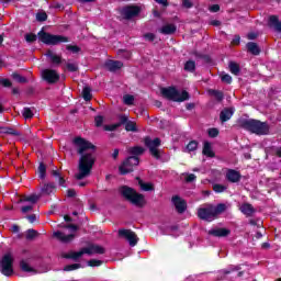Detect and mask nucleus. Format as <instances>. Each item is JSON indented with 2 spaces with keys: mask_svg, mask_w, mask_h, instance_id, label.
I'll return each instance as SVG.
<instances>
[{
  "mask_svg": "<svg viewBox=\"0 0 281 281\" xmlns=\"http://www.w3.org/2000/svg\"><path fill=\"white\" fill-rule=\"evenodd\" d=\"M82 98L86 102H90V100H92L93 94H91V88L90 87H85L83 88Z\"/></svg>",
  "mask_w": 281,
  "mask_h": 281,
  "instance_id": "obj_36",
  "label": "nucleus"
},
{
  "mask_svg": "<svg viewBox=\"0 0 281 281\" xmlns=\"http://www.w3.org/2000/svg\"><path fill=\"white\" fill-rule=\"evenodd\" d=\"M66 69H68L71 74L78 71V65L77 64H71V63H68L66 64Z\"/></svg>",
  "mask_w": 281,
  "mask_h": 281,
  "instance_id": "obj_57",
  "label": "nucleus"
},
{
  "mask_svg": "<svg viewBox=\"0 0 281 281\" xmlns=\"http://www.w3.org/2000/svg\"><path fill=\"white\" fill-rule=\"evenodd\" d=\"M229 183H238L240 182V177H227L226 178Z\"/></svg>",
  "mask_w": 281,
  "mask_h": 281,
  "instance_id": "obj_62",
  "label": "nucleus"
},
{
  "mask_svg": "<svg viewBox=\"0 0 281 281\" xmlns=\"http://www.w3.org/2000/svg\"><path fill=\"white\" fill-rule=\"evenodd\" d=\"M123 100H124V104H127L128 106H131V104L135 102V97H133V94H125L123 97Z\"/></svg>",
  "mask_w": 281,
  "mask_h": 281,
  "instance_id": "obj_52",
  "label": "nucleus"
},
{
  "mask_svg": "<svg viewBox=\"0 0 281 281\" xmlns=\"http://www.w3.org/2000/svg\"><path fill=\"white\" fill-rule=\"evenodd\" d=\"M22 115L24 120H32V117H34V112H32V108H24Z\"/></svg>",
  "mask_w": 281,
  "mask_h": 281,
  "instance_id": "obj_40",
  "label": "nucleus"
},
{
  "mask_svg": "<svg viewBox=\"0 0 281 281\" xmlns=\"http://www.w3.org/2000/svg\"><path fill=\"white\" fill-rule=\"evenodd\" d=\"M54 238H57V240H60V243H71V240H74V238H76V235L74 234H69V235H65V233L57 231L53 234Z\"/></svg>",
  "mask_w": 281,
  "mask_h": 281,
  "instance_id": "obj_18",
  "label": "nucleus"
},
{
  "mask_svg": "<svg viewBox=\"0 0 281 281\" xmlns=\"http://www.w3.org/2000/svg\"><path fill=\"white\" fill-rule=\"evenodd\" d=\"M192 5H194L192 3V1H190V0H182V8L190 9V8H192Z\"/></svg>",
  "mask_w": 281,
  "mask_h": 281,
  "instance_id": "obj_61",
  "label": "nucleus"
},
{
  "mask_svg": "<svg viewBox=\"0 0 281 281\" xmlns=\"http://www.w3.org/2000/svg\"><path fill=\"white\" fill-rule=\"evenodd\" d=\"M119 236L120 238H126V240L130 243V247H135L137 243H139V238L137 237V234L131 229L121 228L119 229Z\"/></svg>",
  "mask_w": 281,
  "mask_h": 281,
  "instance_id": "obj_11",
  "label": "nucleus"
},
{
  "mask_svg": "<svg viewBox=\"0 0 281 281\" xmlns=\"http://www.w3.org/2000/svg\"><path fill=\"white\" fill-rule=\"evenodd\" d=\"M209 236H214L215 238H227L232 234L229 228H212L207 232Z\"/></svg>",
  "mask_w": 281,
  "mask_h": 281,
  "instance_id": "obj_15",
  "label": "nucleus"
},
{
  "mask_svg": "<svg viewBox=\"0 0 281 281\" xmlns=\"http://www.w3.org/2000/svg\"><path fill=\"white\" fill-rule=\"evenodd\" d=\"M36 236H38V232H36V229L30 228L26 231V240H34Z\"/></svg>",
  "mask_w": 281,
  "mask_h": 281,
  "instance_id": "obj_42",
  "label": "nucleus"
},
{
  "mask_svg": "<svg viewBox=\"0 0 281 281\" xmlns=\"http://www.w3.org/2000/svg\"><path fill=\"white\" fill-rule=\"evenodd\" d=\"M67 196L68 199H74V196H76V189H68Z\"/></svg>",
  "mask_w": 281,
  "mask_h": 281,
  "instance_id": "obj_63",
  "label": "nucleus"
},
{
  "mask_svg": "<svg viewBox=\"0 0 281 281\" xmlns=\"http://www.w3.org/2000/svg\"><path fill=\"white\" fill-rule=\"evenodd\" d=\"M93 164H95L93 154H83L79 160V173H76L75 177H89V175H91Z\"/></svg>",
  "mask_w": 281,
  "mask_h": 281,
  "instance_id": "obj_5",
  "label": "nucleus"
},
{
  "mask_svg": "<svg viewBox=\"0 0 281 281\" xmlns=\"http://www.w3.org/2000/svg\"><path fill=\"white\" fill-rule=\"evenodd\" d=\"M145 38H146V41H149V43H153V41H155V34L146 33Z\"/></svg>",
  "mask_w": 281,
  "mask_h": 281,
  "instance_id": "obj_64",
  "label": "nucleus"
},
{
  "mask_svg": "<svg viewBox=\"0 0 281 281\" xmlns=\"http://www.w3.org/2000/svg\"><path fill=\"white\" fill-rule=\"evenodd\" d=\"M146 149H144V147L142 146H134V147H130L127 149L128 155H131L130 157H136V159H139V157H142V155H144Z\"/></svg>",
  "mask_w": 281,
  "mask_h": 281,
  "instance_id": "obj_23",
  "label": "nucleus"
},
{
  "mask_svg": "<svg viewBox=\"0 0 281 281\" xmlns=\"http://www.w3.org/2000/svg\"><path fill=\"white\" fill-rule=\"evenodd\" d=\"M76 269H82V265L72 263V265H67L64 267V271H76Z\"/></svg>",
  "mask_w": 281,
  "mask_h": 281,
  "instance_id": "obj_47",
  "label": "nucleus"
},
{
  "mask_svg": "<svg viewBox=\"0 0 281 281\" xmlns=\"http://www.w3.org/2000/svg\"><path fill=\"white\" fill-rule=\"evenodd\" d=\"M139 166V158L128 156L122 164L119 166V172L123 177L126 175H131L135 168Z\"/></svg>",
  "mask_w": 281,
  "mask_h": 281,
  "instance_id": "obj_6",
  "label": "nucleus"
},
{
  "mask_svg": "<svg viewBox=\"0 0 281 281\" xmlns=\"http://www.w3.org/2000/svg\"><path fill=\"white\" fill-rule=\"evenodd\" d=\"M210 94L214 95V98L218 101V102H223V92L218 91V90H210Z\"/></svg>",
  "mask_w": 281,
  "mask_h": 281,
  "instance_id": "obj_48",
  "label": "nucleus"
},
{
  "mask_svg": "<svg viewBox=\"0 0 281 281\" xmlns=\"http://www.w3.org/2000/svg\"><path fill=\"white\" fill-rule=\"evenodd\" d=\"M190 100V92L187 90L177 91V102H187Z\"/></svg>",
  "mask_w": 281,
  "mask_h": 281,
  "instance_id": "obj_29",
  "label": "nucleus"
},
{
  "mask_svg": "<svg viewBox=\"0 0 281 281\" xmlns=\"http://www.w3.org/2000/svg\"><path fill=\"white\" fill-rule=\"evenodd\" d=\"M12 78L15 80V82H20V85L27 83V78L21 76L19 72H12Z\"/></svg>",
  "mask_w": 281,
  "mask_h": 281,
  "instance_id": "obj_37",
  "label": "nucleus"
},
{
  "mask_svg": "<svg viewBox=\"0 0 281 281\" xmlns=\"http://www.w3.org/2000/svg\"><path fill=\"white\" fill-rule=\"evenodd\" d=\"M202 153L206 157H214V150H212V144H210V142L204 143Z\"/></svg>",
  "mask_w": 281,
  "mask_h": 281,
  "instance_id": "obj_33",
  "label": "nucleus"
},
{
  "mask_svg": "<svg viewBox=\"0 0 281 281\" xmlns=\"http://www.w3.org/2000/svg\"><path fill=\"white\" fill-rule=\"evenodd\" d=\"M142 12V8L137 5H126L121 10V15L126 21H131V19H135V16H139Z\"/></svg>",
  "mask_w": 281,
  "mask_h": 281,
  "instance_id": "obj_10",
  "label": "nucleus"
},
{
  "mask_svg": "<svg viewBox=\"0 0 281 281\" xmlns=\"http://www.w3.org/2000/svg\"><path fill=\"white\" fill-rule=\"evenodd\" d=\"M13 265H14V259L12 258V255L5 254L2 257V260L0 261L2 276L10 278V276H12V273H14Z\"/></svg>",
  "mask_w": 281,
  "mask_h": 281,
  "instance_id": "obj_7",
  "label": "nucleus"
},
{
  "mask_svg": "<svg viewBox=\"0 0 281 281\" xmlns=\"http://www.w3.org/2000/svg\"><path fill=\"white\" fill-rule=\"evenodd\" d=\"M247 49L250 54H252L254 56H259L260 55V47L258 46L257 43L255 42H249L247 44Z\"/></svg>",
  "mask_w": 281,
  "mask_h": 281,
  "instance_id": "obj_28",
  "label": "nucleus"
},
{
  "mask_svg": "<svg viewBox=\"0 0 281 281\" xmlns=\"http://www.w3.org/2000/svg\"><path fill=\"white\" fill-rule=\"evenodd\" d=\"M56 191V186L54 183H46L44 184V187L42 188V192L43 194H52L53 192Z\"/></svg>",
  "mask_w": 281,
  "mask_h": 281,
  "instance_id": "obj_35",
  "label": "nucleus"
},
{
  "mask_svg": "<svg viewBox=\"0 0 281 281\" xmlns=\"http://www.w3.org/2000/svg\"><path fill=\"white\" fill-rule=\"evenodd\" d=\"M104 67L105 69H108V71L115 74V71H120V69L124 67V63L120 60L110 59L105 61Z\"/></svg>",
  "mask_w": 281,
  "mask_h": 281,
  "instance_id": "obj_16",
  "label": "nucleus"
},
{
  "mask_svg": "<svg viewBox=\"0 0 281 281\" xmlns=\"http://www.w3.org/2000/svg\"><path fill=\"white\" fill-rule=\"evenodd\" d=\"M0 87H3V89H11L12 81L8 78L0 77Z\"/></svg>",
  "mask_w": 281,
  "mask_h": 281,
  "instance_id": "obj_44",
  "label": "nucleus"
},
{
  "mask_svg": "<svg viewBox=\"0 0 281 281\" xmlns=\"http://www.w3.org/2000/svg\"><path fill=\"white\" fill-rule=\"evenodd\" d=\"M85 256V252L82 248L79 251H70L67 254H63L61 258H65L66 260H75V262H78L79 258H82Z\"/></svg>",
  "mask_w": 281,
  "mask_h": 281,
  "instance_id": "obj_19",
  "label": "nucleus"
},
{
  "mask_svg": "<svg viewBox=\"0 0 281 281\" xmlns=\"http://www.w3.org/2000/svg\"><path fill=\"white\" fill-rule=\"evenodd\" d=\"M5 131L7 135H13V137H21V133L13 127H8Z\"/></svg>",
  "mask_w": 281,
  "mask_h": 281,
  "instance_id": "obj_55",
  "label": "nucleus"
},
{
  "mask_svg": "<svg viewBox=\"0 0 281 281\" xmlns=\"http://www.w3.org/2000/svg\"><path fill=\"white\" fill-rule=\"evenodd\" d=\"M234 271H240V266H231L228 269L221 270L220 273L229 276V273H234Z\"/></svg>",
  "mask_w": 281,
  "mask_h": 281,
  "instance_id": "obj_39",
  "label": "nucleus"
},
{
  "mask_svg": "<svg viewBox=\"0 0 281 281\" xmlns=\"http://www.w3.org/2000/svg\"><path fill=\"white\" fill-rule=\"evenodd\" d=\"M221 80L222 82H225L226 85H232V76L227 75V74H222L221 75Z\"/></svg>",
  "mask_w": 281,
  "mask_h": 281,
  "instance_id": "obj_56",
  "label": "nucleus"
},
{
  "mask_svg": "<svg viewBox=\"0 0 281 281\" xmlns=\"http://www.w3.org/2000/svg\"><path fill=\"white\" fill-rule=\"evenodd\" d=\"M121 195L125 201H128L132 205H135V207H144L146 205V198H144V194L137 193V191L128 186L121 187Z\"/></svg>",
  "mask_w": 281,
  "mask_h": 281,
  "instance_id": "obj_3",
  "label": "nucleus"
},
{
  "mask_svg": "<svg viewBox=\"0 0 281 281\" xmlns=\"http://www.w3.org/2000/svg\"><path fill=\"white\" fill-rule=\"evenodd\" d=\"M74 144L78 146L79 155H85V151L87 150H95V145L80 136L75 137Z\"/></svg>",
  "mask_w": 281,
  "mask_h": 281,
  "instance_id": "obj_9",
  "label": "nucleus"
},
{
  "mask_svg": "<svg viewBox=\"0 0 281 281\" xmlns=\"http://www.w3.org/2000/svg\"><path fill=\"white\" fill-rule=\"evenodd\" d=\"M37 175L40 177H46V175H47V166L44 165V162H40V166L37 168Z\"/></svg>",
  "mask_w": 281,
  "mask_h": 281,
  "instance_id": "obj_43",
  "label": "nucleus"
},
{
  "mask_svg": "<svg viewBox=\"0 0 281 281\" xmlns=\"http://www.w3.org/2000/svg\"><path fill=\"white\" fill-rule=\"evenodd\" d=\"M45 56H47V58H50V63L53 65H60L63 63V57L60 55L54 54V52H52V49H48L46 52Z\"/></svg>",
  "mask_w": 281,
  "mask_h": 281,
  "instance_id": "obj_26",
  "label": "nucleus"
},
{
  "mask_svg": "<svg viewBox=\"0 0 281 281\" xmlns=\"http://www.w3.org/2000/svg\"><path fill=\"white\" fill-rule=\"evenodd\" d=\"M232 115H234V108H226L220 113V120L221 122H227L232 120Z\"/></svg>",
  "mask_w": 281,
  "mask_h": 281,
  "instance_id": "obj_24",
  "label": "nucleus"
},
{
  "mask_svg": "<svg viewBox=\"0 0 281 281\" xmlns=\"http://www.w3.org/2000/svg\"><path fill=\"white\" fill-rule=\"evenodd\" d=\"M117 128H120V125H117V123L104 126V131H110V132L117 131Z\"/></svg>",
  "mask_w": 281,
  "mask_h": 281,
  "instance_id": "obj_58",
  "label": "nucleus"
},
{
  "mask_svg": "<svg viewBox=\"0 0 281 281\" xmlns=\"http://www.w3.org/2000/svg\"><path fill=\"white\" fill-rule=\"evenodd\" d=\"M94 124H95L97 128H100V126H102V124H104V116L97 115L94 117Z\"/></svg>",
  "mask_w": 281,
  "mask_h": 281,
  "instance_id": "obj_54",
  "label": "nucleus"
},
{
  "mask_svg": "<svg viewBox=\"0 0 281 281\" xmlns=\"http://www.w3.org/2000/svg\"><path fill=\"white\" fill-rule=\"evenodd\" d=\"M196 148H199V143L196 140H191L187 145V150H189V153H192V151L196 150Z\"/></svg>",
  "mask_w": 281,
  "mask_h": 281,
  "instance_id": "obj_50",
  "label": "nucleus"
},
{
  "mask_svg": "<svg viewBox=\"0 0 281 281\" xmlns=\"http://www.w3.org/2000/svg\"><path fill=\"white\" fill-rule=\"evenodd\" d=\"M268 27L274 32L281 33V21L278 15H270L268 19Z\"/></svg>",
  "mask_w": 281,
  "mask_h": 281,
  "instance_id": "obj_17",
  "label": "nucleus"
},
{
  "mask_svg": "<svg viewBox=\"0 0 281 281\" xmlns=\"http://www.w3.org/2000/svg\"><path fill=\"white\" fill-rule=\"evenodd\" d=\"M127 122H128V115L121 114L119 115V122L116 123V125H119V128H120V126H125Z\"/></svg>",
  "mask_w": 281,
  "mask_h": 281,
  "instance_id": "obj_46",
  "label": "nucleus"
},
{
  "mask_svg": "<svg viewBox=\"0 0 281 281\" xmlns=\"http://www.w3.org/2000/svg\"><path fill=\"white\" fill-rule=\"evenodd\" d=\"M225 190H227V186L213 183V191L216 192V194H221L222 192H225Z\"/></svg>",
  "mask_w": 281,
  "mask_h": 281,
  "instance_id": "obj_41",
  "label": "nucleus"
},
{
  "mask_svg": "<svg viewBox=\"0 0 281 281\" xmlns=\"http://www.w3.org/2000/svg\"><path fill=\"white\" fill-rule=\"evenodd\" d=\"M125 131H126L127 133H137V123H135V121L128 120V121L125 123Z\"/></svg>",
  "mask_w": 281,
  "mask_h": 281,
  "instance_id": "obj_32",
  "label": "nucleus"
},
{
  "mask_svg": "<svg viewBox=\"0 0 281 281\" xmlns=\"http://www.w3.org/2000/svg\"><path fill=\"white\" fill-rule=\"evenodd\" d=\"M213 175H221V176H225V177H240V171H238L236 169L224 168L221 171L214 170Z\"/></svg>",
  "mask_w": 281,
  "mask_h": 281,
  "instance_id": "obj_20",
  "label": "nucleus"
},
{
  "mask_svg": "<svg viewBox=\"0 0 281 281\" xmlns=\"http://www.w3.org/2000/svg\"><path fill=\"white\" fill-rule=\"evenodd\" d=\"M239 210H240L241 214H245V216H247V217H251V216H254V214H256V210L254 209V205H251L249 203L241 204Z\"/></svg>",
  "mask_w": 281,
  "mask_h": 281,
  "instance_id": "obj_22",
  "label": "nucleus"
},
{
  "mask_svg": "<svg viewBox=\"0 0 281 281\" xmlns=\"http://www.w3.org/2000/svg\"><path fill=\"white\" fill-rule=\"evenodd\" d=\"M66 49L68 52H71L72 54H79V52H82V48H80V46L71 44L66 45Z\"/></svg>",
  "mask_w": 281,
  "mask_h": 281,
  "instance_id": "obj_45",
  "label": "nucleus"
},
{
  "mask_svg": "<svg viewBox=\"0 0 281 281\" xmlns=\"http://www.w3.org/2000/svg\"><path fill=\"white\" fill-rule=\"evenodd\" d=\"M196 69V63L194 60H189L184 64V71L194 72Z\"/></svg>",
  "mask_w": 281,
  "mask_h": 281,
  "instance_id": "obj_38",
  "label": "nucleus"
},
{
  "mask_svg": "<svg viewBox=\"0 0 281 281\" xmlns=\"http://www.w3.org/2000/svg\"><path fill=\"white\" fill-rule=\"evenodd\" d=\"M85 177H77L76 180L74 181V186H79V188H85L87 186V181L82 180Z\"/></svg>",
  "mask_w": 281,
  "mask_h": 281,
  "instance_id": "obj_51",
  "label": "nucleus"
},
{
  "mask_svg": "<svg viewBox=\"0 0 281 281\" xmlns=\"http://www.w3.org/2000/svg\"><path fill=\"white\" fill-rule=\"evenodd\" d=\"M241 128L255 133V135H269V123L254 119H245L240 121Z\"/></svg>",
  "mask_w": 281,
  "mask_h": 281,
  "instance_id": "obj_2",
  "label": "nucleus"
},
{
  "mask_svg": "<svg viewBox=\"0 0 281 281\" xmlns=\"http://www.w3.org/2000/svg\"><path fill=\"white\" fill-rule=\"evenodd\" d=\"M209 137H218V128H210Z\"/></svg>",
  "mask_w": 281,
  "mask_h": 281,
  "instance_id": "obj_59",
  "label": "nucleus"
},
{
  "mask_svg": "<svg viewBox=\"0 0 281 281\" xmlns=\"http://www.w3.org/2000/svg\"><path fill=\"white\" fill-rule=\"evenodd\" d=\"M32 210H34L32 205H25V206H22L21 212L23 214H27V212H32Z\"/></svg>",
  "mask_w": 281,
  "mask_h": 281,
  "instance_id": "obj_60",
  "label": "nucleus"
},
{
  "mask_svg": "<svg viewBox=\"0 0 281 281\" xmlns=\"http://www.w3.org/2000/svg\"><path fill=\"white\" fill-rule=\"evenodd\" d=\"M37 38L44 45H60L61 43H69V37L65 35H54L41 30L37 35L34 33H27L25 35L26 43H36Z\"/></svg>",
  "mask_w": 281,
  "mask_h": 281,
  "instance_id": "obj_1",
  "label": "nucleus"
},
{
  "mask_svg": "<svg viewBox=\"0 0 281 281\" xmlns=\"http://www.w3.org/2000/svg\"><path fill=\"white\" fill-rule=\"evenodd\" d=\"M47 20V13L45 11L43 12H38L36 14V21H38L40 23H43Z\"/></svg>",
  "mask_w": 281,
  "mask_h": 281,
  "instance_id": "obj_53",
  "label": "nucleus"
},
{
  "mask_svg": "<svg viewBox=\"0 0 281 281\" xmlns=\"http://www.w3.org/2000/svg\"><path fill=\"white\" fill-rule=\"evenodd\" d=\"M102 265H104V261L100 259H90L88 261V267H102Z\"/></svg>",
  "mask_w": 281,
  "mask_h": 281,
  "instance_id": "obj_49",
  "label": "nucleus"
},
{
  "mask_svg": "<svg viewBox=\"0 0 281 281\" xmlns=\"http://www.w3.org/2000/svg\"><path fill=\"white\" fill-rule=\"evenodd\" d=\"M42 78L48 85H56L60 80V75L55 69H44L42 71Z\"/></svg>",
  "mask_w": 281,
  "mask_h": 281,
  "instance_id": "obj_12",
  "label": "nucleus"
},
{
  "mask_svg": "<svg viewBox=\"0 0 281 281\" xmlns=\"http://www.w3.org/2000/svg\"><path fill=\"white\" fill-rule=\"evenodd\" d=\"M83 254H87L88 256H93V254H98L99 256H102L106 252L104 247L95 244H89L87 247L81 248Z\"/></svg>",
  "mask_w": 281,
  "mask_h": 281,
  "instance_id": "obj_14",
  "label": "nucleus"
},
{
  "mask_svg": "<svg viewBox=\"0 0 281 281\" xmlns=\"http://www.w3.org/2000/svg\"><path fill=\"white\" fill-rule=\"evenodd\" d=\"M159 32L160 34H165V36H168L177 32V26H175V24H166L159 30Z\"/></svg>",
  "mask_w": 281,
  "mask_h": 281,
  "instance_id": "obj_27",
  "label": "nucleus"
},
{
  "mask_svg": "<svg viewBox=\"0 0 281 281\" xmlns=\"http://www.w3.org/2000/svg\"><path fill=\"white\" fill-rule=\"evenodd\" d=\"M136 180L138 181V186L143 192H153V190H155V186H153V183L144 182L139 177H136Z\"/></svg>",
  "mask_w": 281,
  "mask_h": 281,
  "instance_id": "obj_25",
  "label": "nucleus"
},
{
  "mask_svg": "<svg viewBox=\"0 0 281 281\" xmlns=\"http://www.w3.org/2000/svg\"><path fill=\"white\" fill-rule=\"evenodd\" d=\"M41 199V195H36V194H31L27 196H24L23 199L20 200L21 203L23 202H29V203H38V200Z\"/></svg>",
  "mask_w": 281,
  "mask_h": 281,
  "instance_id": "obj_34",
  "label": "nucleus"
},
{
  "mask_svg": "<svg viewBox=\"0 0 281 281\" xmlns=\"http://www.w3.org/2000/svg\"><path fill=\"white\" fill-rule=\"evenodd\" d=\"M228 69L234 76H239L240 74V65H238V63L236 61H229Z\"/></svg>",
  "mask_w": 281,
  "mask_h": 281,
  "instance_id": "obj_30",
  "label": "nucleus"
},
{
  "mask_svg": "<svg viewBox=\"0 0 281 281\" xmlns=\"http://www.w3.org/2000/svg\"><path fill=\"white\" fill-rule=\"evenodd\" d=\"M145 146H147L154 159H161V151H159V148H158L161 146V138L159 137H156L154 139L146 138Z\"/></svg>",
  "mask_w": 281,
  "mask_h": 281,
  "instance_id": "obj_8",
  "label": "nucleus"
},
{
  "mask_svg": "<svg viewBox=\"0 0 281 281\" xmlns=\"http://www.w3.org/2000/svg\"><path fill=\"white\" fill-rule=\"evenodd\" d=\"M188 211V202L183 198L177 195V214H186Z\"/></svg>",
  "mask_w": 281,
  "mask_h": 281,
  "instance_id": "obj_21",
  "label": "nucleus"
},
{
  "mask_svg": "<svg viewBox=\"0 0 281 281\" xmlns=\"http://www.w3.org/2000/svg\"><path fill=\"white\" fill-rule=\"evenodd\" d=\"M20 269L25 273H36V270L27 263L25 260L20 261Z\"/></svg>",
  "mask_w": 281,
  "mask_h": 281,
  "instance_id": "obj_31",
  "label": "nucleus"
},
{
  "mask_svg": "<svg viewBox=\"0 0 281 281\" xmlns=\"http://www.w3.org/2000/svg\"><path fill=\"white\" fill-rule=\"evenodd\" d=\"M160 95L169 102H177V87H162L160 88Z\"/></svg>",
  "mask_w": 281,
  "mask_h": 281,
  "instance_id": "obj_13",
  "label": "nucleus"
},
{
  "mask_svg": "<svg viewBox=\"0 0 281 281\" xmlns=\"http://www.w3.org/2000/svg\"><path fill=\"white\" fill-rule=\"evenodd\" d=\"M227 210V205L225 203H220L216 206L210 204L205 207H200L198 210V217L201 221H212L216 218L220 214H223Z\"/></svg>",
  "mask_w": 281,
  "mask_h": 281,
  "instance_id": "obj_4",
  "label": "nucleus"
}]
</instances>
